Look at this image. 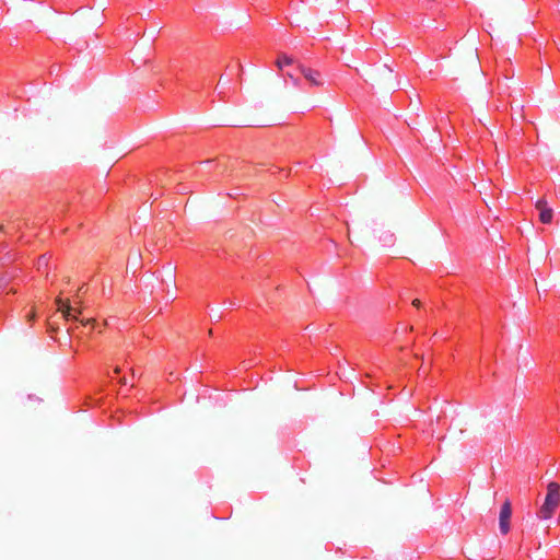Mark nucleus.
Instances as JSON below:
<instances>
[{
    "instance_id": "obj_11",
    "label": "nucleus",
    "mask_w": 560,
    "mask_h": 560,
    "mask_svg": "<svg viewBox=\"0 0 560 560\" xmlns=\"http://www.w3.org/2000/svg\"><path fill=\"white\" fill-rule=\"evenodd\" d=\"M80 322L82 323V325H83V326H88V325H90L93 320L88 318L86 320L81 319Z\"/></svg>"
},
{
    "instance_id": "obj_6",
    "label": "nucleus",
    "mask_w": 560,
    "mask_h": 560,
    "mask_svg": "<svg viewBox=\"0 0 560 560\" xmlns=\"http://www.w3.org/2000/svg\"><path fill=\"white\" fill-rule=\"evenodd\" d=\"M293 63V59L288 57L287 55H280L277 59V67L282 72L283 77L290 78L295 85H298V79L291 71H284L283 68L287 66H291Z\"/></svg>"
},
{
    "instance_id": "obj_3",
    "label": "nucleus",
    "mask_w": 560,
    "mask_h": 560,
    "mask_svg": "<svg viewBox=\"0 0 560 560\" xmlns=\"http://www.w3.org/2000/svg\"><path fill=\"white\" fill-rule=\"evenodd\" d=\"M536 210L539 212V220L544 224H549L553 218V210L548 206L546 199L540 198L535 203Z\"/></svg>"
},
{
    "instance_id": "obj_7",
    "label": "nucleus",
    "mask_w": 560,
    "mask_h": 560,
    "mask_svg": "<svg viewBox=\"0 0 560 560\" xmlns=\"http://www.w3.org/2000/svg\"><path fill=\"white\" fill-rule=\"evenodd\" d=\"M49 262V257L47 255H42L36 264L37 271L44 273L47 270Z\"/></svg>"
},
{
    "instance_id": "obj_10",
    "label": "nucleus",
    "mask_w": 560,
    "mask_h": 560,
    "mask_svg": "<svg viewBox=\"0 0 560 560\" xmlns=\"http://www.w3.org/2000/svg\"><path fill=\"white\" fill-rule=\"evenodd\" d=\"M8 255H9V253H5V254L3 255V257H1V259H2V260H4V261H11V260H12V257H11V256H8Z\"/></svg>"
},
{
    "instance_id": "obj_13",
    "label": "nucleus",
    "mask_w": 560,
    "mask_h": 560,
    "mask_svg": "<svg viewBox=\"0 0 560 560\" xmlns=\"http://www.w3.org/2000/svg\"><path fill=\"white\" fill-rule=\"evenodd\" d=\"M119 373H120V369H119V368H116V369L114 370V374H115V375H118Z\"/></svg>"
},
{
    "instance_id": "obj_4",
    "label": "nucleus",
    "mask_w": 560,
    "mask_h": 560,
    "mask_svg": "<svg viewBox=\"0 0 560 560\" xmlns=\"http://www.w3.org/2000/svg\"><path fill=\"white\" fill-rule=\"evenodd\" d=\"M299 71L311 85L320 86L324 84V80L319 71L305 66H299Z\"/></svg>"
},
{
    "instance_id": "obj_1",
    "label": "nucleus",
    "mask_w": 560,
    "mask_h": 560,
    "mask_svg": "<svg viewBox=\"0 0 560 560\" xmlns=\"http://www.w3.org/2000/svg\"><path fill=\"white\" fill-rule=\"evenodd\" d=\"M560 503V485L552 481L547 486L545 502L539 509L537 516L541 520L550 518Z\"/></svg>"
},
{
    "instance_id": "obj_8",
    "label": "nucleus",
    "mask_w": 560,
    "mask_h": 560,
    "mask_svg": "<svg viewBox=\"0 0 560 560\" xmlns=\"http://www.w3.org/2000/svg\"><path fill=\"white\" fill-rule=\"evenodd\" d=\"M7 234V231L4 230V226L0 225V235ZM8 247V245L4 242L0 241V253H3L4 249Z\"/></svg>"
},
{
    "instance_id": "obj_2",
    "label": "nucleus",
    "mask_w": 560,
    "mask_h": 560,
    "mask_svg": "<svg viewBox=\"0 0 560 560\" xmlns=\"http://www.w3.org/2000/svg\"><path fill=\"white\" fill-rule=\"evenodd\" d=\"M512 516V506L509 500L502 504L499 515V528L502 535H506L510 532V520Z\"/></svg>"
},
{
    "instance_id": "obj_12",
    "label": "nucleus",
    "mask_w": 560,
    "mask_h": 560,
    "mask_svg": "<svg viewBox=\"0 0 560 560\" xmlns=\"http://www.w3.org/2000/svg\"><path fill=\"white\" fill-rule=\"evenodd\" d=\"M120 383H121L122 385H127V384H128V381H127V378H126V377H122V378L120 380Z\"/></svg>"
},
{
    "instance_id": "obj_9",
    "label": "nucleus",
    "mask_w": 560,
    "mask_h": 560,
    "mask_svg": "<svg viewBox=\"0 0 560 560\" xmlns=\"http://www.w3.org/2000/svg\"><path fill=\"white\" fill-rule=\"evenodd\" d=\"M412 305H413L415 307H417V308H418V307H420V305H421V301H420L419 299H415V300L412 301Z\"/></svg>"
},
{
    "instance_id": "obj_5",
    "label": "nucleus",
    "mask_w": 560,
    "mask_h": 560,
    "mask_svg": "<svg viewBox=\"0 0 560 560\" xmlns=\"http://www.w3.org/2000/svg\"><path fill=\"white\" fill-rule=\"evenodd\" d=\"M58 311L62 314V317L67 320H78L80 311H77L75 307L71 306L68 302L62 301L61 299L57 300Z\"/></svg>"
}]
</instances>
